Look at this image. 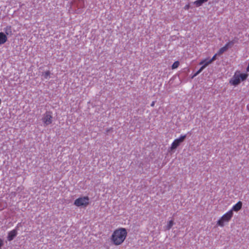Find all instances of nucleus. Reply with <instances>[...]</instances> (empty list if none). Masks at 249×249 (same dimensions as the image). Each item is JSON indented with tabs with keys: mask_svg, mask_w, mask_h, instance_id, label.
Segmentation results:
<instances>
[{
	"mask_svg": "<svg viewBox=\"0 0 249 249\" xmlns=\"http://www.w3.org/2000/svg\"><path fill=\"white\" fill-rule=\"evenodd\" d=\"M127 235L126 230L124 228H120L113 231L110 239L114 245L119 246L124 242Z\"/></svg>",
	"mask_w": 249,
	"mask_h": 249,
	"instance_id": "f257e3e1",
	"label": "nucleus"
},
{
	"mask_svg": "<svg viewBox=\"0 0 249 249\" xmlns=\"http://www.w3.org/2000/svg\"><path fill=\"white\" fill-rule=\"evenodd\" d=\"M248 77L247 73H241L240 71H236L232 78L230 80L229 83L233 86H237L239 85L241 81L245 80Z\"/></svg>",
	"mask_w": 249,
	"mask_h": 249,
	"instance_id": "f03ea898",
	"label": "nucleus"
},
{
	"mask_svg": "<svg viewBox=\"0 0 249 249\" xmlns=\"http://www.w3.org/2000/svg\"><path fill=\"white\" fill-rule=\"evenodd\" d=\"M233 215L231 211H229L224 214L217 221V225L221 227H223L226 224H228L231 220Z\"/></svg>",
	"mask_w": 249,
	"mask_h": 249,
	"instance_id": "7ed1b4c3",
	"label": "nucleus"
},
{
	"mask_svg": "<svg viewBox=\"0 0 249 249\" xmlns=\"http://www.w3.org/2000/svg\"><path fill=\"white\" fill-rule=\"evenodd\" d=\"M89 203V198L88 196L79 197L74 201V205L77 207H86Z\"/></svg>",
	"mask_w": 249,
	"mask_h": 249,
	"instance_id": "20e7f679",
	"label": "nucleus"
},
{
	"mask_svg": "<svg viewBox=\"0 0 249 249\" xmlns=\"http://www.w3.org/2000/svg\"><path fill=\"white\" fill-rule=\"evenodd\" d=\"M42 121L45 125H48L53 122L52 112L50 111H46L42 118Z\"/></svg>",
	"mask_w": 249,
	"mask_h": 249,
	"instance_id": "39448f33",
	"label": "nucleus"
},
{
	"mask_svg": "<svg viewBox=\"0 0 249 249\" xmlns=\"http://www.w3.org/2000/svg\"><path fill=\"white\" fill-rule=\"evenodd\" d=\"M186 137V135H181L179 138L175 139L172 143L170 146V150L172 151L176 149L184 141Z\"/></svg>",
	"mask_w": 249,
	"mask_h": 249,
	"instance_id": "423d86ee",
	"label": "nucleus"
},
{
	"mask_svg": "<svg viewBox=\"0 0 249 249\" xmlns=\"http://www.w3.org/2000/svg\"><path fill=\"white\" fill-rule=\"evenodd\" d=\"M234 42L233 41H230L227 42L224 46L221 48L217 52V54L218 55H220L222 54L223 53H224L225 52L227 51V50L229 48H231L233 45L234 44Z\"/></svg>",
	"mask_w": 249,
	"mask_h": 249,
	"instance_id": "0eeeda50",
	"label": "nucleus"
},
{
	"mask_svg": "<svg viewBox=\"0 0 249 249\" xmlns=\"http://www.w3.org/2000/svg\"><path fill=\"white\" fill-rule=\"evenodd\" d=\"M242 202L239 201L236 204L233 205L232 209L230 211H231L232 212H233V211L238 212L242 208Z\"/></svg>",
	"mask_w": 249,
	"mask_h": 249,
	"instance_id": "6e6552de",
	"label": "nucleus"
},
{
	"mask_svg": "<svg viewBox=\"0 0 249 249\" xmlns=\"http://www.w3.org/2000/svg\"><path fill=\"white\" fill-rule=\"evenodd\" d=\"M17 234V231L16 230H13L10 231L8 234L7 239L8 241H12Z\"/></svg>",
	"mask_w": 249,
	"mask_h": 249,
	"instance_id": "1a4fd4ad",
	"label": "nucleus"
},
{
	"mask_svg": "<svg viewBox=\"0 0 249 249\" xmlns=\"http://www.w3.org/2000/svg\"><path fill=\"white\" fill-rule=\"evenodd\" d=\"M7 41L6 35L3 32L0 33V44H3Z\"/></svg>",
	"mask_w": 249,
	"mask_h": 249,
	"instance_id": "9d476101",
	"label": "nucleus"
},
{
	"mask_svg": "<svg viewBox=\"0 0 249 249\" xmlns=\"http://www.w3.org/2000/svg\"><path fill=\"white\" fill-rule=\"evenodd\" d=\"M5 35H11L12 34V27L11 26H7L4 28Z\"/></svg>",
	"mask_w": 249,
	"mask_h": 249,
	"instance_id": "9b49d317",
	"label": "nucleus"
},
{
	"mask_svg": "<svg viewBox=\"0 0 249 249\" xmlns=\"http://www.w3.org/2000/svg\"><path fill=\"white\" fill-rule=\"evenodd\" d=\"M211 63H212V62L210 61V60H208V59H205L202 60L199 63V65H204L205 67H206L207 66H208L209 64H210Z\"/></svg>",
	"mask_w": 249,
	"mask_h": 249,
	"instance_id": "f8f14e48",
	"label": "nucleus"
},
{
	"mask_svg": "<svg viewBox=\"0 0 249 249\" xmlns=\"http://www.w3.org/2000/svg\"><path fill=\"white\" fill-rule=\"evenodd\" d=\"M208 0H197L194 1V3L196 7H199L203 4V3L207 2Z\"/></svg>",
	"mask_w": 249,
	"mask_h": 249,
	"instance_id": "ddd939ff",
	"label": "nucleus"
},
{
	"mask_svg": "<svg viewBox=\"0 0 249 249\" xmlns=\"http://www.w3.org/2000/svg\"><path fill=\"white\" fill-rule=\"evenodd\" d=\"M174 221L173 220H171L169 221L167 224V225L166 226V230H170L171 228L173 227L174 225Z\"/></svg>",
	"mask_w": 249,
	"mask_h": 249,
	"instance_id": "4468645a",
	"label": "nucleus"
},
{
	"mask_svg": "<svg viewBox=\"0 0 249 249\" xmlns=\"http://www.w3.org/2000/svg\"><path fill=\"white\" fill-rule=\"evenodd\" d=\"M179 65V62L178 61H175L172 66V69H177Z\"/></svg>",
	"mask_w": 249,
	"mask_h": 249,
	"instance_id": "2eb2a0df",
	"label": "nucleus"
},
{
	"mask_svg": "<svg viewBox=\"0 0 249 249\" xmlns=\"http://www.w3.org/2000/svg\"><path fill=\"white\" fill-rule=\"evenodd\" d=\"M50 72L49 71H45L44 73V77L46 79H47L48 78L49 76L50 75Z\"/></svg>",
	"mask_w": 249,
	"mask_h": 249,
	"instance_id": "dca6fc26",
	"label": "nucleus"
},
{
	"mask_svg": "<svg viewBox=\"0 0 249 249\" xmlns=\"http://www.w3.org/2000/svg\"><path fill=\"white\" fill-rule=\"evenodd\" d=\"M218 55V54H217V53L216 54H215L213 56V57H212L211 59H210V61H211L212 63L213 61H214L216 59V55Z\"/></svg>",
	"mask_w": 249,
	"mask_h": 249,
	"instance_id": "f3484780",
	"label": "nucleus"
},
{
	"mask_svg": "<svg viewBox=\"0 0 249 249\" xmlns=\"http://www.w3.org/2000/svg\"><path fill=\"white\" fill-rule=\"evenodd\" d=\"M3 245L4 242L3 239L0 238V249H1V247L3 246Z\"/></svg>",
	"mask_w": 249,
	"mask_h": 249,
	"instance_id": "a211bd4d",
	"label": "nucleus"
},
{
	"mask_svg": "<svg viewBox=\"0 0 249 249\" xmlns=\"http://www.w3.org/2000/svg\"><path fill=\"white\" fill-rule=\"evenodd\" d=\"M200 73V72H199L198 71V70L195 73H194V74L192 76V78H193L194 77L196 76L198 74H199V73Z\"/></svg>",
	"mask_w": 249,
	"mask_h": 249,
	"instance_id": "6ab92c4d",
	"label": "nucleus"
},
{
	"mask_svg": "<svg viewBox=\"0 0 249 249\" xmlns=\"http://www.w3.org/2000/svg\"><path fill=\"white\" fill-rule=\"evenodd\" d=\"M206 67L204 65H202L198 70V71L201 72Z\"/></svg>",
	"mask_w": 249,
	"mask_h": 249,
	"instance_id": "aec40b11",
	"label": "nucleus"
},
{
	"mask_svg": "<svg viewBox=\"0 0 249 249\" xmlns=\"http://www.w3.org/2000/svg\"><path fill=\"white\" fill-rule=\"evenodd\" d=\"M206 67L204 65H202L198 70V71L201 72Z\"/></svg>",
	"mask_w": 249,
	"mask_h": 249,
	"instance_id": "412c9836",
	"label": "nucleus"
},
{
	"mask_svg": "<svg viewBox=\"0 0 249 249\" xmlns=\"http://www.w3.org/2000/svg\"><path fill=\"white\" fill-rule=\"evenodd\" d=\"M206 67L204 65H202L198 70V71L201 72Z\"/></svg>",
	"mask_w": 249,
	"mask_h": 249,
	"instance_id": "4be33fe9",
	"label": "nucleus"
},
{
	"mask_svg": "<svg viewBox=\"0 0 249 249\" xmlns=\"http://www.w3.org/2000/svg\"><path fill=\"white\" fill-rule=\"evenodd\" d=\"M190 8V5L189 4L186 5L184 7V9L185 10H188Z\"/></svg>",
	"mask_w": 249,
	"mask_h": 249,
	"instance_id": "5701e85b",
	"label": "nucleus"
},
{
	"mask_svg": "<svg viewBox=\"0 0 249 249\" xmlns=\"http://www.w3.org/2000/svg\"><path fill=\"white\" fill-rule=\"evenodd\" d=\"M155 101H153L151 104V106L153 107L155 106Z\"/></svg>",
	"mask_w": 249,
	"mask_h": 249,
	"instance_id": "b1692460",
	"label": "nucleus"
}]
</instances>
